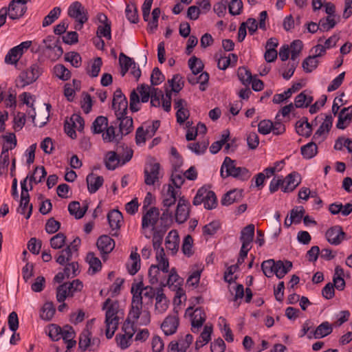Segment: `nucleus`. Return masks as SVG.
Segmentation results:
<instances>
[{"instance_id": "1", "label": "nucleus", "mask_w": 352, "mask_h": 352, "mask_svg": "<svg viewBox=\"0 0 352 352\" xmlns=\"http://www.w3.org/2000/svg\"><path fill=\"white\" fill-rule=\"evenodd\" d=\"M137 289H135V290H134L133 289H131V293L132 294L133 296L128 318H132L133 320L137 321L140 318L141 314L143 313V316L142 317V323L146 325L151 322V314L148 311H142V298L140 296V292H138Z\"/></svg>"}, {"instance_id": "2", "label": "nucleus", "mask_w": 352, "mask_h": 352, "mask_svg": "<svg viewBox=\"0 0 352 352\" xmlns=\"http://www.w3.org/2000/svg\"><path fill=\"white\" fill-rule=\"evenodd\" d=\"M221 176L223 178L231 176L242 180H247L250 177V173L245 167H236L234 160L229 157H226L221 167Z\"/></svg>"}, {"instance_id": "3", "label": "nucleus", "mask_w": 352, "mask_h": 352, "mask_svg": "<svg viewBox=\"0 0 352 352\" xmlns=\"http://www.w3.org/2000/svg\"><path fill=\"white\" fill-rule=\"evenodd\" d=\"M153 88L145 84H141L138 86L137 89H133L130 94V109L133 112L140 110L138 104L141 100L142 102H147L153 94Z\"/></svg>"}, {"instance_id": "4", "label": "nucleus", "mask_w": 352, "mask_h": 352, "mask_svg": "<svg viewBox=\"0 0 352 352\" xmlns=\"http://www.w3.org/2000/svg\"><path fill=\"white\" fill-rule=\"evenodd\" d=\"M202 203L206 209L212 210L215 208L217 206V199L215 193L205 187L199 188L193 199L192 204L195 206H198Z\"/></svg>"}, {"instance_id": "5", "label": "nucleus", "mask_w": 352, "mask_h": 352, "mask_svg": "<svg viewBox=\"0 0 352 352\" xmlns=\"http://www.w3.org/2000/svg\"><path fill=\"white\" fill-rule=\"evenodd\" d=\"M41 72L42 69L37 64L32 65L30 68L21 72L17 86L23 88L32 84L37 80Z\"/></svg>"}, {"instance_id": "6", "label": "nucleus", "mask_w": 352, "mask_h": 352, "mask_svg": "<svg viewBox=\"0 0 352 352\" xmlns=\"http://www.w3.org/2000/svg\"><path fill=\"white\" fill-rule=\"evenodd\" d=\"M88 12L85 7L79 1L72 3L68 9V15L76 19L79 23L80 27H76L80 30L82 25L88 20Z\"/></svg>"}, {"instance_id": "7", "label": "nucleus", "mask_w": 352, "mask_h": 352, "mask_svg": "<svg viewBox=\"0 0 352 352\" xmlns=\"http://www.w3.org/2000/svg\"><path fill=\"white\" fill-rule=\"evenodd\" d=\"M107 309L105 314V322L119 324V318L118 313L119 310V303L117 300L111 301L110 298H107L103 303L102 309Z\"/></svg>"}, {"instance_id": "8", "label": "nucleus", "mask_w": 352, "mask_h": 352, "mask_svg": "<svg viewBox=\"0 0 352 352\" xmlns=\"http://www.w3.org/2000/svg\"><path fill=\"white\" fill-rule=\"evenodd\" d=\"M264 274L272 277L274 274L278 278H282L287 274L293 265H261Z\"/></svg>"}, {"instance_id": "9", "label": "nucleus", "mask_w": 352, "mask_h": 352, "mask_svg": "<svg viewBox=\"0 0 352 352\" xmlns=\"http://www.w3.org/2000/svg\"><path fill=\"white\" fill-rule=\"evenodd\" d=\"M325 235L328 242L334 245H340L346 236V234L340 226L330 228L326 232Z\"/></svg>"}, {"instance_id": "10", "label": "nucleus", "mask_w": 352, "mask_h": 352, "mask_svg": "<svg viewBox=\"0 0 352 352\" xmlns=\"http://www.w3.org/2000/svg\"><path fill=\"white\" fill-rule=\"evenodd\" d=\"M97 247L100 251L103 262L107 261V255L110 253L115 247V241L107 235L100 236L97 241Z\"/></svg>"}, {"instance_id": "11", "label": "nucleus", "mask_w": 352, "mask_h": 352, "mask_svg": "<svg viewBox=\"0 0 352 352\" xmlns=\"http://www.w3.org/2000/svg\"><path fill=\"white\" fill-rule=\"evenodd\" d=\"M190 205L184 197H180L175 211V220L181 224L186 221L189 217Z\"/></svg>"}, {"instance_id": "12", "label": "nucleus", "mask_w": 352, "mask_h": 352, "mask_svg": "<svg viewBox=\"0 0 352 352\" xmlns=\"http://www.w3.org/2000/svg\"><path fill=\"white\" fill-rule=\"evenodd\" d=\"M160 165L159 163H150L144 168V182L146 185H154L159 179Z\"/></svg>"}, {"instance_id": "13", "label": "nucleus", "mask_w": 352, "mask_h": 352, "mask_svg": "<svg viewBox=\"0 0 352 352\" xmlns=\"http://www.w3.org/2000/svg\"><path fill=\"white\" fill-rule=\"evenodd\" d=\"M160 218V210L156 207L151 208L142 217V228L145 229L148 226H152L153 228H157L155 226Z\"/></svg>"}, {"instance_id": "14", "label": "nucleus", "mask_w": 352, "mask_h": 352, "mask_svg": "<svg viewBox=\"0 0 352 352\" xmlns=\"http://www.w3.org/2000/svg\"><path fill=\"white\" fill-rule=\"evenodd\" d=\"M333 117L331 115L326 116L324 122L321 124L318 129L313 135V139L316 141H322L326 138L329 131L332 127Z\"/></svg>"}, {"instance_id": "15", "label": "nucleus", "mask_w": 352, "mask_h": 352, "mask_svg": "<svg viewBox=\"0 0 352 352\" xmlns=\"http://www.w3.org/2000/svg\"><path fill=\"white\" fill-rule=\"evenodd\" d=\"M179 326V318L177 316H168L161 324V328L166 336L175 333Z\"/></svg>"}, {"instance_id": "16", "label": "nucleus", "mask_w": 352, "mask_h": 352, "mask_svg": "<svg viewBox=\"0 0 352 352\" xmlns=\"http://www.w3.org/2000/svg\"><path fill=\"white\" fill-rule=\"evenodd\" d=\"M352 121V105L341 109L338 114L336 127L339 129H346Z\"/></svg>"}, {"instance_id": "17", "label": "nucleus", "mask_w": 352, "mask_h": 352, "mask_svg": "<svg viewBox=\"0 0 352 352\" xmlns=\"http://www.w3.org/2000/svg\"><path fill=\"white\" fill-rule=\"evenodd\" d=\"M26 10V6L21 5L13 0L10 1L8 8H6L7 15H8L11 19L14 20L21 18Z\"/></svg>"}, {"instance_id": "18", "label": "nucleus", "mask_w": 352, "mask_h": 352, "mask_svg": "<svg viewBox=\"0 0 352 352\" xmlns=\"http://www.w3.org/2000/svg\"><path fill=\"white\" fill-rule=\"evenodd\" d=\"M179 190L175 189L171 184L167 186L166 192H162V203L166 208L173 206L177 201V195Z\"/></svg>"}, {"instance_id": "19", "label": "nucleus", "mask_w": 352, "mask_h": 352, "mask_svg": "<svg viewBox=\"0 0 352 352\" xmlns=\"http://www.w3.org/2000/svg\"><path fill=\"white\" fill-rule=\"evenodd\" d=\"M170 265H151L148 270V275L151 277V282L154 283L164 278V274L170 272Z\"/></svg>"}, {"instance_id": "20", "label": "nucleus", "mask_w": 352, "mask_h": 352, "mask_svg": "<svg viewBox=\"0 0 352 352\" xmlns=\"http://www.w3.org/2000/svg\"><path fill=\"white\" fill-rule=\"evenodd\" d=\"M87 188L90 193H95L103 184L104 179L93 173H89L86 179Z\"/></svg>"}, {"instance_id": "21", "label": "nucleus", "mask_w": 352, "mask_h": 352, "mask_svg": "<svg viewBox=\"0 0 352 352\" xmlns=\"http://www.w3.org/2000/svg\"><path fill=\"white\" fill-rule=\"evenodd\" d=\"M117 120L119 122V132L120 133L119 140H121L124 135H128L133 131V118L125 115Z\"/></svg>"}, {"instance_id": "22", "label": "nucleus", "mask_w": 352, "mask_h": 352, "mask_svg": "<svg viewBox=\"0 0 352 352\" xmlns=\"http://www.w3.org/2000/svg\"><path fill=\"white\" fill-rule=\"evenodd\" d=\"M131 289H133L134 290H135V289H138L137 290L140 292L142 298H147L150 301V303H152L153 298L157 296V291L151 286L144 287L142 282L133 283L131 286Z\"/></svg>"}, {"instance_id": "23", "label": "nucleus", "mask_w": 352, "mask_h": 352, "mask_svg": "<svg viewBox=\"0 0 352 352\" xmlns=\"http://www.w3.org/2000/svg\"><path fill=\"white\" fill-rule=\"evenodd\" d=\"M243 190L234 189L228 191L223 195L221 203L223 206H230L234 202H239L242 199Z\"/></svg>"}, {"instance_id": "24", "label": "nucleus", "mask_w": 352, "mask_h": 352, "mask_svg": "<svg viewBox=\"0 0 352 352\" xmlns=\"http://www.w3.org/2000/svg\"><path fill=\"white\" fill-rule=\"evenodd\" d=\"M75 255L69 250V248H65L59 251L55 255L56 262L58 264H78V261H73Z\"/></svg>"}, {"instance_id": "25", "label": "nucleus", "mask_w": 352, "mask_h": 352, "mask_svg": "<svg viewBox=\"0 0 352 352\" xmlns=\"http://www.w3.org/2000/svg\"><path fill=\"white\" fill-rule=\"evenodd\" d=\"M287 184L283 187L284 192H292L300 183V177L298 173L292 172L284 179Z\"/></svg>"}, {"instance_id": "26", "label": "nucleus", "mask_w": 352, "mask_h": 352, "mask_svg": "<svg viewBox=\"0 0 352 352\" xmlns=\"http://www.w3.org/2000/svg\"><path fill=\"white\" fill-rule=\"evenodd\" d=\"M155 310L160 314L164 312L168 307V300L165 294L163 293V289L162 287L157 289V296H155Z\"/></svg>"}, {"instance_id": "27", "label": "nucleus", "mask_w": 352, "mask_h": 352, "mask_svg": "<svg viewBox=\"0 0 352 352\" xmlns=\"http://www.w3.org/2000/svg\"><path fill=\"white\" fill-rule=\"evenodd\" d=\"M255 226L250 223L244 227L241 232L240 241L242 244L251 245L254 236Z\"/></svg>"}, {"instance_id": "28", "label": "nucleus", "mask_w": 352, "mask_h": 352, "mask_svg": "<svg viewBox=\"0 0 352 352\" xmlns=\"http://www.w3.org/2000/svg\"><path fill=\"white\" fill-rule=\"evenodd\" d=\"M166 248L173 254L177 252L179 248V236L176 230H171L166 238Z\"/></svg>"}, {"instance_id": "29", "label": "nucleus", "mask_w": 352, "mask_h": 352, "mask_svg": "<svg viewBox=\"0 0 352 352\" xmlns=\"http://www.w3.org/2000/svg\"><path fill=\"white\" fill-rule=\"evenodd\" d=\"M107 219L112 230H119L123 217L118 210H113L108 213Z\"/></svg>"}, {"instance_id": "30", "label": "nucleus", "mask_w": 352, "mask_h": 352, "mask_svg": "<svg viewBox=\"0 0 352 352\" xmlns=\"http://www.w3.org/2000/svg\"><path fill=\"white\" fill-rule=\"evenodd\" d=\"M29 202H30V195L24 194V192L21 193V201H20L19 207L18 208L17 211H18V212H19L21 214H25V210L28 208V212L27 213V214L25 216V219H28L30 217V216L32 214V205L29 204Z\"/></svg>"}, {"instance_id": "31", "label": "nucleus", "mask_w": 352, "mask_h": 352, "mask_svg": "<svg viewBox=\"0 0 352 352\" xmlns=\"http://www.w3.org/2000/svg\"><path fill=\"white\" fill-rule=\"evenodd\" d=\"M28 114L32 118V122L34 123V126L38 127H42L46 124L50 117L48 111H43L36 115V112L34 111V108H33V113H31L29 112Z\"/></svg>"}, {"instance_id": "32", "label": "nucleus", "mask_w": 352, "mask_h": 352, "mask_svg": "<svg viewBox=\"0 0 352 352\" xmlns=\"http://www.w3.org/2000/svg\"><path fill=\"white\" fill-rule=\"evenodd\" d=\"M333 331L332 325L329 322H323L313 331L315 339L322 338L329 335Z\"/></svg>"}, {"instance_id": "33", "label": "nucleus", "mask_w": 352, "mask_h": 352, "mask_svg": "<svg viewBox=\"0 0 352 352\" xmlns=\"http://www.w3.org/2000/svg\"><path fill=\"white\" fill-rule=\"evenodd\" d=\"M296 130L299 135L306 138L309 137L312 131L311 125L308 122L307 118H305V120L296 122Z\"/></svg>"}, {"instance_id": "34", "label": "nucleus", "mask_w": 352, "mask_h": 352, "mask_svg": "<svg viewBox=\"0 0 352 352\" xmlns=\"http://www.w3.org/2000/svg\"><path fill=\"white\" fill-rule=\"evenodd\" d=\"M120 162V157L114 151H109L104 157V164L108 170H114Z\"/></svg>"}, {"instance_id": "35", "label": "nucleus", "mask_w": 352, "mask_h": 352, "mask_svg": "<svg viewBox=\"0 0 352 352\" xmlns=\"http://www.w3.org/2000/svg\"><path fill=\"white\" fill-rule=\"evenodd\" d=\"M108 119L104 116H98L92 123L91 130L95 134L101 133L107 127Z\"/></svg>"}, {"instance_id": "36", "label": "nucleus", "mask_w": 352, "mask_h": 352, "mask_svg": "<svg viewBox=\"0 0 352 352\" xmlns=\"http://www.w3.org/2000/svg\"><path fill=\"white\" fill-rule=\"evenodd\" d=\"M206 318V314L203 311V309L199 307L197 308L195 310L192 318V328H199L201 327L204 322H205ZM193 332H195L193 329H192Z\"/></svg>"}, {"instance_id": "37", "label": "nucleus", "mask_w": 352, "mask_h": 352, "mask_svg": "<svg viewBox=\"0 0 352 352\" xmlns=\"http://www.w3.org/2000/svg\"><path fill=\"white\" fill-rule=\"evenodd\" d=\"M301 154L305 159H311L318 153V146L314 142H311L304 145L300 148Z\"/></svg>"}, {"instance_id": "38", "label": "nucleus", "mask_w": 352, "mask_h": 352, "mask_svg": "<svg viewBox=\"0 0 352 352\" xmlns=\"http://www.w3.org/2000/svg\"><path fill=\"white\" fill-rule=\"evenodd\" d=\"M91 333L89 330H84L79 337L78 348L81 352L85 351L91 346Z\"/></svg>"}, {"instance_id": "39", "label": "nucleus", "mask_w": 352, "mask_h": 352, "mask_svg": "<svg viewBox=\"0 0 352 352\" xmlns=\"http://www.w3.org/2000/svg\"><path fill=\"white\" fill-rule=\"evenodd\" d=\"M182 281V280L177 274L175 268H172L168 274L166 284H163V286H166L167 285L169 287H173V289H176L178 286L181 285Z\"/></svg>"}, {"instance_id": "40", "label": "nucleus", "mask_w": 352, "mask_h": 352, "mask_svg": "<svg viewBox=\"0 0 352 352\" xmlns=\"http://www.w3.org/2000/svg\"><path fill=\"white\" fill-rule=\"evenodd\" d=\"M55 311L56 309L53 303L52 302H47L42 307L41 318L43 320L49 321L53 318Z\"/></svg>"}, {"instance_id": "41", "label": "nucleus", "mask_w": 352, "mask_h": 352, "mask_svg": "<svg viewBox=\"0 0 352 352\" xmlns=\"http://www.w3.org/2000/svg\"><path fill=\"white\" fill-rule=\"evenodd\" d=\"M317 58L314 55L309 56L302 61V67L305 72L310 73L318 67V60Z\"/></svg>"}, {"instance_id": "42", "label": "nucleus", "mask_w": 352, "mask_h": 352, "mask_svg": "<svg viewBox=\"0 0 352 352\" xmlns=\"http://www.w3.org/2000/svg\"><path fill=\"white\" fill-rule=\"evenodd\" d=\"M102 65V58L97 57L91 63L90 67L87 69V73L92 78L97 77Z\"/></svg>"}, {"instance_id": "43", "label": "nucleus", "mask_w": 352, "mask_h": 352, "mask_svg": "<svg viewBox=\"0 0 352 352\" xmlns=\"http://www.w3.org/2000/svg\"><path fill=\"white\" fill-rule=\"evenodd\" d=\"M22 54V52L19 51L18 47H14L6 54L5 62L8 64H16Z\"/></svg>"}, {"instance_id": "44", "label": "nucleus", "mask_w": 352, "mask_h": 352, "mask_svg": "<svg viewBox=\"0 0 352 352\" xmlns=\"http://www.w3.org/2000/svg\"><path fill=\"white\" fill-rule=\"evenodd\" d=\"M106 131L102 133V139L104 142H119V137H120V133L116 134L115 133V127L113 126H108L105 129Z\"/></svg>"}, {"instance_id": "45", "label": "nucleus", "mask_w": 352, "mask_h": 352, "mask_svg": "<svg viewBox=\"0 0 352 352\" xmlns=\"http://www.w3.org/2000/svg\"><path fill=\"white\" fill-rule=\"evenodd\" d=\"M47 175V172L44 166H36L33 175L29 176L28 179L30 182H35L36 184L40 183L42 182L43 179H44Z\"/></svg>"}, {"instance_id": "46", "label": "nucleus", "mask_w": 352, "mask_h": 352, "mask_svg": "<svg viewBox=\"0 0 352 352\" xmlns=\"http://www.w3.org/2000/svg\"><path fill=\"white\" fill-rule=\"evenodd\" d=\"M54 71L55 75L62 80H67L71 77L70 71L63 65L58 64L54 66Z\"/></svg>"}, {"instance_id": "47", "label": "nucleus", "mask_w": 352, "mask_h": 352, "mask_svg": "<svg viewBox=\"0 0 352 352\" xmlns=\"http://www.w3.org/2000/svg\"><path fill=\"white\" fill-rule=\"evenodd\" d=\"M61 12V10L59 7L54 8L49 14L44 18L43 21V26L47 27L53 23L56 19H57Z\"/></svg>"}, {"instance_id": "48", "label": "nucleus", "mask_w": 352, "mask_h": 352, "mask_svg": "<svg viewBox=\"0 0 352 352\" xmlns=\"http://www.w3.org/2000/svg\"><path fill=\"white\" fill-rule=\"evenodd\" d=\"M305 211L302 206H297L290 211V223H300Z\"/></svg>"}, {"instance_id": "49", "label": "nucleus", "mask_w": 352, "mask_h": 352, "mask_svg": "<svg viewBox=\"0 0 352 352\" xmlns=\"http://www.w3.org/2000/svg\"><path fill=\"white\" fill-rule=\"evenodd\" d=\"M126 16L127 19L133 23H137L139 21V16L138 14V8L135 4L132 3L127 5L126 10Z\"/></svg>"}, {"instance_id": "50", "label": "nucleus", "mask_w": 352, "mask_h": 352, "mask_svg": "<svg viewBox=\"0 0 352 352\" xmlns=\"http://www.w3.org/2000/svg\"><path fill=\"white\" fill-rule=\"evenodd\" d=\"M188 63L192 73L198 74L201 72L204 69L202 61L195 56H192L188 60Z\"/></svg>"}, {"instance_id": "51", "label": "nucleus", "mask_w": 352, "mask_h": 352, "mask_svg": "<svg viewBox=\"0 0 352 352\" xmlns=\"http://www.w3.org/2000/svg\"><path fill=\"white\" fill-rule=\"evenodd\" d=\"M56 43H59V38L50 35L43 40V44L39 45V49L43 51L52 50L56 47Z\"/></svg>"}, {"instance_id": "52", "label": "nucleus", "mask_w": 352, "mask_h": 352, "mask_svg": "<svg viewBox=\"0 0 352 352\" xmlns=\"http://www.w3.org/2000/svg\"><path fill=\"white\" fill-rule=\"evenodd\" d=\"M2 138L4 140L2 148L7 147L8 150H12L16 146L17 140L14 133H9L6 135H3Z\"/></svg>"}, {"instance_id": "53", "label": "nucleus", "mask_w": 352, "mask_h": 352, "mask_svg": "<svg viewBox=\"0 0 352 352\" xmlns=\"http://www.w3.org/2000/svg\"><path fill=\"white\" fill-rule=\"evenodd\" d=\"M169 226L168 224L162 225L160 227L154 228L152 229L153 231V241L157 243H162V240Z\"/></svg>"}, {"instance_id": "54", "label": "nucleus", "mask_w": 352, "mask_h": 352, "mask_svg": "<svg viewBox=\"0 0 352 352\" xmlns=\"http://www.w3.org/2000/svg\"><path fill=\"white\" fill-rule=\"evenodd\" d=\"M237 75L240 81L245 85H248L252 80L251 72L245 67L239 68Z\"/></svg>"}, {"instance_id": "55", "label": "nucleus", "mask_w": 352, "mask_h": 352, "mask_svg": "<svg viewBox=\"0 0 352 352\" xmlns=\"http://www.w3.org/2000/svg\"><path fill=\"white\" fill-rule=\"evenodd\" d=\"M66 236L62 232H59L54 235L50 239V244L54 249H60L65 243Z\"/></svg>"}, {"instance_id": "56", "label": "nucleus", "mask_w": 352, "mask_h": 352, "mask_svg": "<svg viewBox=\"0 0 352 352\" xmlns=\"http://www.w3.org/2000/svg\"><path fill=\"white\" fill-rule=\"evenodd\" d=\"M337 22L335 21L333 16H328L327 18H322L319 21V26L321 31H329L333 28Z\"/></svg>"}, {"instance_id": "57", "label": "nucleus", "mask_w": 352, "mask_h": 352, "mask_svg": "<svg viewBox=\"0 0 352 352\" xmlns=\"http://www.w3.org/2000/svg\"><path fill=\"white\" fill-rule=\"evenodd\" d=\"M68 210L71 215L75 217L76 219H80L84 217V212H81L80 203L76 201H72L68 206Z\"/></svg>"}, {"instance_id": "58", "label": "nucleus", "mask_w": 352, "mask_h": 352, "mask_svg": "<svg viewBox=\"0 0 352 352\" xmlns=\"http://www.w3.org/2000/svg\"><path fill=\"white\" fill-rule=\"evenodd\" d=\"M135 321L134 320L131 321V318L127 317L122 327V331L124 332V334L126 335L129 339H131L135 333Z\"/></svg>"}, {"instance_id": "59", "label": "nucleus", "mask_w": 352, "mask_h": 352, "mask_svg": "<svg viewBox=\"0 0 352 352\" xmlns=\"http://www.w3.org/2000/svg\"><path fill=\"white\" fill-rule=\"evenodd\" d=\"M208 146V142H201L196 143H190L188 145V148L197 155L204 153Z\"/></svg>"}, {"instance_id": "60", "label": "nucleus", "mask_w": 352, "mask_h": 352, "mask_svg": "<svg viewBox=\"0 0 352 352\" xmlns=\"http://www.w3.org/2000/svg\"><path fill=\"white\" fill-rule=\"evenodd\" d=\"M182 76L179 74H175L172 79L168 80V82L171 87V91L178 93L183 88V82H182Z\"/></svg>"}, {"instance_id": "61", "label": "nucleus", "mask_w": 352, "mask_h": 352, "mask_svg": "<svg viewBox=\"0 0 352 352\" xmlns=\"http://www.w3.org/2000/svg\"><path fill=\"white\" fill-rule=\"evenodd\" d=\"M64 284H66L67 292L71 297L74 296L75 292L81 291L83 287L82 283L78 279L74 280L71 283H65Z\"/></svg>"}, {"instance_id": "62", "label": "nucleus", "mask_w": 352, "mask_h": 352, "mask_svg": "<svg viewBox=\"0 0 352 352\" xmlns=\"http://www.w3.org/2000/svg\"><path fill=\"white\" fill-rule=\"evenodd\" d=\"M242 9L243 1L241 0H232L228 4L229 12L233 16L240 14Z\"/></svg>"}, {"instance_id": "63", "label": "nucleus", "mask_w": 352, "mask_h": 352, "mask_svg": "<svg viewBox=\"0 0 352 352\" xmlns=\"http://www.w3.org/2000/svg\"><path fill=\"white\" fill-rule=\"evenodd\" d=\"M302 46V43L300 40H295L291 43V59L293 62H296V59L299 56Z\"/></svg>"}, {"instance_id": "64", "label": "nucleus", "mask_w": 352, "mask_h": 352, "mask_svg": "<svg viewBox=\"0 0 352 352\" xmlns=\"http://www.w3.org/2000/svg\"><path fill=\"white\" fill-rule=\"evenodd\" d=\"M273 130V122L269 120H261L258 124V131L262 135L269 134Z\"/></svg>"}]
</instances>
